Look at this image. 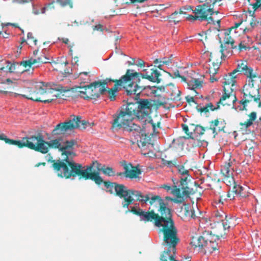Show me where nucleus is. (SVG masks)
<instances>
[{
	"instance_id": "nucleus-1",
	"label": "nucleus",
	"mask_w": 261,
	"mask_h": 261,
	"mask_svg": "<svg viewBox=\"0 0 261 261\" xmlns=\"http://www.w3.org/2000/svg\"><path fill=\"white\" fill-rule=\"evenodd\" d=\"M76 141L71 139L63 141L61 137L51 140L49 141L44 140V150L42 153L48 152L49 148L58 149L61 152L62 160H52V167L59 177L70 178L71 177L78 176L79 179L85 180L94 179L98 181L99 178L96 173H90L91 166H83L79 163H75L72 159L76 154L71 151Z\"/></svg>"
},
{
	"instance_id": "nucleus-2",
	"label": "nucleus",
	"mask_w": 261,
	"mask_h": 261,
	"mask_svg": "<svg viewBox=\"0 0 261 261\" xmlns=\"http://www.w3.org/2000/svg\"><path fill=\"white\" fill-rule=\"evenodd\" d=\"M161 75L158 70L154 68L151 69L149 73L146 72L145 74L135 71L133 69H127L121 79L114 81L115 84L113 88L107 89L109 98L112 101L115 99L118 86H123L128 95H138L145 88V86L140 85V77L159 83L161 80L160 78Z\"/></svg>"
},
{
	"instance_id": "nucleus-3",
	"label": "nucleus",
	"mask_w": 261,
	"mask_h": 261,
	"mask_svg": "<svg viewBox=\"0 0 261 261\" xmlns=\"http://www.w3.org/2000/svg\"><path fill=\"white\" fill-rule=\"evenodd\" d=\"M131 212L139 216L140 220L147 222L153 221L155 226L162 227L161 231L164 233V240L167 245H177L179 239L177 237V230L174 226L172 218L156 214L153 210L150 211H144L142 209L132 207Z\"/></svg>"
},
{
	"instance_id": "nucleus-4",
	"label": "nucleus",
	"mask_w": 261,
	"mask_h": 261,
	"mask_svg": "<svg viewBox=\"0 0 261 261\" xmlns=\"http://www.w3.org/2000/svg\"><path fill=\"white\" fill-rule=\"evenodd\" d=\"M236 220L234 218L225 216L222 222L217 221V223L213 227V232L208 233L205 231L202 236L195 234L191 237L190 245H207L208 243H216L217 244L221 243L218 242L221 238L226 234L225 231L236 225Z\"/></svg>"
},
{
	"instance_id": "nucleus-5",
	"label": "nucleus",
	"mask_w": 261,
	"mask_h": 261,
	"mask_svg": "<svg viewBox=\"0 0 261 261\" xmlns=\"http://www.w3.org/2000/svg\"><path fill=\"white\" fill-rule=\"evenodd\" d=\"M95 165H97V168L99 170L98 166L100 165L97 161H95L88 166L92 167L90 173L97 174L99 179L98 181H95L94 179L91 180H93L98 185L103 183L105 186L108 189L107 192H109L111 194H114L120 198H123L122 206L124 208H128V206L135 201L133 195L140 196V193L137 192V190L129 189L123 184H119L114 182H112L110 181H103L102 178L99 176V172L92 171Z\"/></svg>"
},
{
	"instance_id": "nucleus-6",
	"label": "nucleus",
	"mask_w": 261,
	"mask_h": 261,
	"mask_svg": "<svg viewBox=\"0 0 261 261\" xmlns=\"http://www.w3.org/2000/svg\"><path fill=\"white\" fill-rule=\"evenodd\" d=\"M0 140L4 141L7 144L16 145L19 148L27 147L42 153L44 150L43 137L40 134L23 137L21 140H15L8 138L4 134H2L0 135Z\"/></svg>"
},
{
	"instance_id": "nucleus-7",
	"label": "nucleus",
	"mask_w": 261,
	"mask_h": 261,
	"mask_svg": "<svg viewBox=\"0 0 261 261\" xmlns=\"http://www.w3.org/2000/svg\"><path fill=\"white\" fill-rule=\"evenodd\" d=\"M261 82L253 81L248 80L243 86L242 93L243 98L239 101L243 106L242 110H246L247 104L253 100L258 105V107H261L260 95L259 94V84Z\"/></svg>"
},
{
	"instance_id": "nucleus-8",
	"label": "nucleus",
	"mask_w": 261,
	"mask_h": 261,
	"mask_svg": "<svg viewBox=\"0 0 261 261\" xmlns=\"http://www.w3.org/2000/svg\"><path fill=\"white\" fill-rule=\"evenodd\" d=\"M237 72V70L235 69L232 72L226 74L224 77V82H223L224 93L218 103H221L223 106H230L233 105L237 100L236 94L233 93V90L232 88L236 82V76L234 74Z\"/></svg>"
},
{
	"instance_id": "nucleus-9",
	"label": "nucleus",
	"mask_w": 261,
	"mask_h": 261,
	"mask_svg": "<svg viewBox=\"0 0 261 261\" xmlns=\"http://www.w3.org/2000/svg\"><path fill=\"white\" fill-rule=\"evenodd\" d=\"M138 102H129L124 106L119 113L113 116L112 124H118L125 126V123H131L133 120L138 118Z\"/></svg>"
},
{
	"instance_id": "nucleus-10",
	"label": "nucleus",
	"mask_w": 261,
	"mask_h": 261,
	"mask_svg": "<svg viewBox=\"0 0 261 261\" xmlns=\"http://www.w3.org/2000/svg\"><path fill=\"white\" fill-rule=\"evenodd\" d=\"M140 193V196L134 195L136 198L137 201H139L143 203H146L149 201L151 205L158 208V211L161 215H165L168 217L172 218L171 209L167 207V203H165L164 200L159 195H152L151 193H149L145 196L143 195L140 191H137Z\"/></svg>"
},
{
	"instance_id": "nucleus-11",
	"label": "nucleus",
	"mask_w": 261,
	"mask_h": 261,
	"mask_svg": "<svg viewBox=\"0 0 261 261\" xmlns=\"http://www.w3.org/2000/svg\"><path fill=\"white\" fill-rule=\"evenodd\" d=\"M88 122L85 120H81V117L71 116L70 119L64 122L57 124L51 132L53 136L63 135L68 130L75 128L85 129Z\"/></svg>"
},
{
	"instance_id": "nucleus-12",
	"label": "nucleus",
	"mask_w": 261,
	"mask_h": 261,
	"mask_svg": "<svg viewBox=\"0 0 261 261\" xmlns=\"http://www.w3.org/2000/svg\"><path fill=\"white\" fill-rule=\"evenodd\" d=\"M162 161L164 165L169 167H176L178 173L181 175V177L178 183L180 184V188L183 190V194L193 195L195 193V191L193 188L189 187L188 181L191 179V176L189 174V171L186 169L182 165H177V160L174 159L172 161H168L165 159H162Z\"/></svg>"
},
{
	"instance_id": "nucleus-13",
	"label": "nucleus",
	"mask_w": 261,
	"mask_h": 261,
	"mask_svg": "<svg viewBox=\"0 0 261 261\" xmlns=\"http://www.w3.org/2000/svg\"><path fill=\"white\" fill-rule=\"evenodd\" d=\"M76 93V95L84 99H96L102 94L106 90L100 87V84L96 82L91 83L89 85L79 86L72 89Z\"/></svg>"
},
{
	"instance_id": "nucleus-14",
	"label": "nucleus",
	"mask_w": 261,
	"mask_h": 261,
	"mask_svg": "<svg viewBox=\"0 0 261 261\" xmlns=\"http://www.w3.org/2000/svg\"><path fill=\"white\" fill-rule=\"evenodd\" d=\"M35 90L32 88H28L29 93L26 94H20L22 97L28 99H30L36 101H40L44 103L51 102L53 100L58 97H60V94H57L53 95V98L48 99H43L40 97V95L44 94L46 92V90L42 86L40 85H36Z\"/></svg>"
},
{
	"instance_id": "nucleus-15",
	"label": "nucleus",
	"mask_w": 261,
	"mask_h": 261,
	"mask_svg": "<svg viewBox=\"0 0 261 261\" xmlns=\"http://www.w3.org/2000/svg\"><path fill=\"white\" fill-rule=\"evenodd\" d=\"M172 180L173 185L171 187L167 185H163L161 188L165 189L167 191H170V193L176 196V198L174 199L173 202L177 203H181L184 201V198L189 197L191 194H183V190L180 188L181 186L178 181L174 178H172Z\"/></svg>"
},
{
	"instance_id": "nucleus-16",
	"label": "nucleus",
	"mask_w": 261,
	"mask_h": 261,
	"mask_svg": "<svg viewBox=\"0 0 261 261\" xmlns=\"http://www.w3.org/2000/svg\"><path fill=\"white\" fill-rule=\"evenodd\" d=\"M222 0H205V3L202 5L197 6L194 10V13H201L206 15V17H212L214 14V7L218 3Z\"/></svg>"
},
{
	"instance_id": "nucleus-17",
	"label": "nucleus",
	"mask_w": 261,
	"mask_h": 261,
	"mask_svg": "<svg viewBox=\"0 0 261 261\" xmlns=\"http://www.w3.org/2000/svg\"><path fill=\"white\" fill-rule=\"evenodd\" d=\"M138 102V119L148 117L152 111V103L147 99H140Z\"/></svg>"
},
{
	"instance_id": "nucleus-18",
	"label": "nucleus",
	"mask_w": 261,
	"mask_h": 261,
	"mask_svg": "<svg viewBox=\"0 0 261 261\" xmlns=\"http://www.w3.org/2000/svg\"><path fill=\"white\" fill-rule=\"evenodd\" d=\"M234 172L233 168L232 167L231 163H225L221 167V173L224 176V182L228 186H233L236 185L233 176V172Z\"/></svg>"
},
{
	"instance_id": "nucleus-19",
	"label": "nucleus",
	"mask_w": 261,
	"mask_h": 261,
	"mask_svg": "<svg viewBox=\"0 0 261 261\" xmlns=\"http://www.w3.org/2000/svg\"><path fill=\"white\" fill-rule=\"evenodd\" d=\"M125 126H121L118 125V124H112V127L114 128H123L124 130L129 132L131 133V135L135 139H137L141 137V135L143 136L141 133L142 130L141 127L133 123H125Z\"/></svg>"
},
{
	"instance_id": "nucleus-20",
	"label": "nucleus",
	"mask_w": 261,
	"mask_h": 261,
	"mask_svg": "<svg viewBox=\"0 0 261 261\" xmlns=\"http://www.w3.org/2000/svg\"><path fill=\"white\" fill-rule=\"evenodd\" d=\"M236 70L237 72H244V74L249 77L248 80L251 79L253 81L261 82V76L256 73H253V69L243 63L238 64Z\"/></svg>"
},
{
	"instance_id": "nucleus-21",
	"label": "nucleus",
	"mask_w": 261,
	"mask_h": 261,
	"mask_svg": "<svg viewBox=\"0 0 261 261\" xmlns=\"http://www.w3.org/2000/svg\"><path fill=\"white\" fill-rule=\"evenodd\" d=\"M225 45L221 43L220 51L215 50L210 53L209 60L212 62V65H215L216 67L221 65L222 57H224V51L226 49Z\"/></svg>"
},
{
	"instance_id": "nucleus-22",
	"label": "nucleus",
	"mask_w": 261,
	"mask_h": 261,
	"mask_svg": "<svg viewBox=\"0 0 261 261\" xmlns=\"http://www.w3.org/2000/svg\"><path fill=\"white\" fill-rule=\"evenodd\" d=\"M48 62V59L43 55H41L40 56L37 57L35 59L31 58L28 60L23 61L20 62V65H22L25 68V70H29L32 68L33 65L38 63L43 64Z\"/></svg>"
},
{
	"instance_id": "nucleus-23",
	"label": "nucleus",
	"mask_w": 261,
	"mask_h": 261,
	"mask_svg": "<svg viewBox=\"0 0 261 261\" xmlns=\"http://www.w3.org/2000/svg\"><path fill=\"white\" fill-rule=\"evenodd\" d=\"M124 169L125 170L126 177L136 178L141 174V170L136 166H133L131 164L124 163Z\"/></svg>"
},
{
	"instance_id": "nucleus-24",
	"label": "nucleus",
	"mask_w": 261,
	"mask_h": 261,
	"mask_svg": "<svg viewBox=\"0 0 261 261\" xmlns=\"http://www.w3.org/2000/svg\"><path fill=\"white\" fill-rule=\"evenodd\" d=\"M176 246H169L160 256V261H173L176 254Z\"/></svg>"
},
{
	"instance_id": "nucleus-25",
	"label": "nucleus",
	"mask_w": 261,
	"mask_h": 261,
	"mask_svg": "<svg viewBox=\"0 0 261 261\" xmlns=\"http://www.w3.org/2000/svg\"><path fill=\"white\" fill-rule=\"evenodd\" d=\"M242 22H240L236 23L234 25V26L228 29L225 31L224 32V44H230L231 45V48L234 49L237 48L236 46H234V41L233 39L230 36V32L233 29H236L238 28L240 25L242 24Z\"/></svg>"
},
{
	"instance_id": "nucleus-26",
	"label": "nucleus",
	"mask_w": 261,
	"mask_h": 261,
	"mask_svg": "<svg viewBox=\"0 0 261 261\" xmlns=\"http://www.w3.org/2000/svg\"><path fill=\"white\" fill-rule=\"evenodd\" d=\"M195 15H189L187 19L188 20H199L201 21L206 20L207 21L208 23H212L213 24H215V21L214 20V18L211 17L209 16V17H206V15H203L201 13H195Z\"/></svg>"
},
{
	"instance_id": "nucleus-27",
	"label": "nucleus",
	"mask_w": 261,
	"mask_h": 261,
	"mask_svg": "<svg viewBox=\"0 0 261 261\" xmlns=\"http://www.w3.org/2000/svg\"><path fill=\"white\" fill-rule=\"evenodd\" d=\"M249 119L244 122H240L239 125L240 129L242 130H246L253 124V122L257 118L256 113L252 112L248 115Z\"/></svg>"
},
{
	"instance_id": "nucleus-28",
	"label": "nucleus",
	"mask_w": 261,
	"mask_h": 261,
	"mask_svg": "<svg viewBox=\"0 0 261 261\" xmlns=\"http://www.w3.org/2000/svg\"><path fill=\"white\" fill-rule=\"evenodd\" d=\"M246 148V155L251 158L253 156L255 150L257 149V145L251 140L247 141Z\"/></svg>"
},
{
	"instance_id": "nucleus-29",
	"label": "nucleus",
	"mask_w": 261,
	"mask_h": 261,
	"mask_svg": "<svg viewBox=\"0 0 261 261\" xmlns=\"http://www.w3.org/2000/svg\"><path fill=\"white\" fill-rule=\"evenodd\" d=\"M232 192L242 197H246L248 196V194L246 191V188L237 184L233 186Z\"/></svg>"
},
{
	"instance_id": "nucleus-30",
	"label": "nucleus",
	"mask_w": 261,
	"mask_h": 261,
	"mask_svg": "<svg viewBox=\"0 0 261 261\" xmlns=\"http://www.w3.org/2000/svg\"><path fill=\"white\" fill-rule=\"evenodd\" d=\"M226 216V215L225 213L222 211H216L214 212L213 216L212 218V220L214 222V226L217 223V221L219 222H222V221H224Z\"/></svg>"
},
{
	"instance_id": "nucleus-31",
	"label": "nucleus",
	"mask_w": 261,
	"mask_h": 261,
	"mask_svg": "<svg viewBox=\"0 0 261 261\" xmlns=\"http://www.w3.org/2000/svg\"><path fill=\"white\" fill-rule=\"evenodd\" d=\"M199 226L204 229L212 228L214 226V223H212V220L208 218H200L199 219Z\"/></svg>"
},
{
	"instance_id": "nucleus-32",
	"label": "nucleus",
	"mask_w": 261,
	"mask_h": 261,
	"mask_svg": "<svg viewBox=\"0 0 261 261\" xmlns=\"http://www.w3.org/2000/svg\"><path fill=\"white\" fill-rule=\"evenodd\" d=\"M168 86H171L173 88V90L170 94L171 99L175 101H179L180 100V91L176 88L173 84H169Z\"/></svg>"
},
{
	"instance_id": "nucleus-33",
	"label": "nucleus",
	"mask_w": 261,
	"mask_h": 261,
	"mask_svg": "<svg viewBox=\"0 0 261 261\" xmlns=\"http://www.w3.org/2000/svg\"><path fill=\"white\" fill-rule=\"evenodd\" d=\"M183 211L185 216L189 218H194L195 214L193 210L191 208L189 204H185L184 205Z\"/></svg>"
},
{
	"instance_id": "nucleus-34",
	"label": "nucleus",
	"mask_w": 261,
	"mask_h": 261,
	"mask_svg": "<svg viewBox=\"0 0 261 261\" xmlns=\"http://www.w3.org/2000/svg\"><path fill=\"white\" fill-rule=\"evenodd\" d=\"M90 72H80L77 76L81 81V83H86L91 81Z\"/></svg>"
},
{
	"instance_id": "nucleus-35",
	"label": "nucleus",
	"mask_w": 261,
	"mask_h": 261,
	"mask_svg": "<svg viewBox=\"0 0 261 261\" xmlns=\"http://www.w3.org/2000/svg\"><path fill=\"white\" fill-rule=\"evenodd\" d=\"M188 86L189 89L194 90L198 88L202 87V82L198 79H195L191 80L188 83Z\"/></svg>"
},
{
	"instance_id": "nucleus-36",
	"label": "nucleus",
	"mask_w": 261,
	"mask_h": 261,
	"mask_svg": "<svg viewBox=\"0 0 261 261\" xmlns=\"http://www.w3.org/2000/svg\"><path fill=\"white\" fill-rule=\"evenodd\" d=\"M168 19L169 22H174V24H177L181 21V18L179 14H178L177 11H175L172 13L168 17Z\"/></svg>"
},
{
	"instance_id": "nucleus-37",
	"label": "nucleus",
	"mask_w": 261,
	"mask_h": 261,
	"mask_svg": "<svg viewBox=\"0 0 261 261\" xmlns=\"http://www.w3.org/2000/svg\"><path fill=\"white\" fill-rule=\"evenodd\" d=\"M206 128H204L200 125H197L194 129V135L195 137H198L204 134Z\"/></svg>"
},
{
	"instance_id": "nucleus-38",
	"label": "nucleus",
	"mask_w": 261,
	"mask_h": 261,
	"mask_svg": "<svg viewBox=\"0 0 261 261\" xmlns=\"http://www.w3.org/2000/svg\"><path fill=\"white\" fill-rule=\"evenodd\" d=\"M100 170L105 175L108 176H114L116 174L115 171L112 167H102Z\"/></svg>"
},
{
	"instance_id": "nucleus-39",
	"label": "nucleus",
	"mask_w": 261,
	"mask_h": 261,
	"mask_svg": "<svg viewBox=\"0 0 261 261\" xmlns=\"http://www.w3.org/2000/svg\"><path fill=\"white\" fill-rule=\"evenodd\" d=\"M138 145L139 148H141L142 151H146L147 147L150 145V144L144 139V140H140L139 141L137 140Z\"/></svg>"
},
{
	"instance_id": "nucleus-40",
	"label": "nucleus",
	"mask_w": 261,
	"mask_h": 261,
	"mask_svg": "<svg viewBox=\"0 0 261 261\" xmlns=\"http://www.w3.org/2000/svg\"><path fill=\"white\" fill-rule=\"evenodd\" d=\"M220 122L218 119H216L214 121H212L211 122V125L210 127H206L207 129H211L213 130V134H215V136L217 134V132L216 131V127L218 126Z\"/></svg>"
},
{
	"instance_id": "nucleus-41",
	"label": "nucleus",
	"mask_w": 261,
	"mask_h": 261,
	"mask_svg": "<svg viewBox=\"0 0 261 261\" xmlns=\"http://www.w3.org/2000/svg\"><path fill=\"white\" fill-rule=\"evenodd\" d=\"M168 74L173 79H175L177 77H179L181 79V80L184 82H186V78L184 76H181L178 70H176L173 72V73L171 74L170 72H167Z\"/></svg>"
},
{
	"instance_id": "nucleus-42",
	"label": "nucleus",
	"mask_w": 261,
	"mask_h": 261,
	"mask_svg": "<svg viewBox=\"0 0 261 261\" xmlns=\"http://www.w3.org/2000/svg\"><path fill=\"white\" fill-rule=\"evenodd\" d=\"M57 2L59 3L62 7H66L69 5V7L72 8L73 7L72 3L71 0H56Z\"/></svg>"
},
{
	"instance_id": "nucleus-43",
	"label": "nucleus",
	"mask_w": 261,
	"mask_h": 261,
	"mask_svg": "<svg viewBox=\"0 0 261 261\" xmlns=\"http://www.w3.org/2000/svg\"><path fill=\"white\" fill-rule=\"evenodd\" d=\"M162 63L163 64L165 65H169L170 63L172 62V59L171 58H163L161 60L159 61V59H156L154 61V63L155 64H157L158 63Z\"/></svg>"
},
{
	"instance_id": "nucleus-44",
	"label": "nucleus",
	"mask_w": 261,
	"mask_h": 261,
	"mask_svg": "<svg viewBox=\"0 0 261 261\" xmlns=\"http://www.w3.org/2000/svg\"><path fill=\"white\" fill-rule=\"evenodd\" d=\"M208 247H204V254H211L215 250H218L219 247H213L212 246H207Z\"/></svg>"
},
{
	"instance_id": "nucleus-45",
	"label": "nucleus",
	"mask_w": 261,
	"mask_h": 261,
	"mask_svg": "<svg viewBox=\"0 0 261 261\" xmlns=\"http://www.w3.org/2000/svg\"><path fill=\"white\" fill-rule=\"evenodd\" d=\"M116 80H112L109 78H107L102 81H96V83H99L100 84V87H102L106 91H107V89L105 87V86L108 84V83L110 82H114Z\"/></svg>"
},
{
	"instance_id": "nucleus-46",
	"label": "nucleus",
	"mask_w": 261,
	"mask_h": 261,
	"mask_svg": "<svg viewBox=\"0 0 261 261\" xmlns=\"http://www.w3.org/2000/svg\"><path fill=\"white\" fill-rule=\"evenodd\" d=\"M149 123L151 125V127L153 130V133H151V135L157 133L158 132L156 129L160 127L161 123L159 122H157V123H154L152 120H150Z\"/></svg>"
},
{
	"instance_id": "nucleus-47",
	"label": "nucleus",
	"mask_w": 261,
	"mask_h": 261,
	"mask_svg": "<svg viewBox=\"0 0 261 261\" xmlns=\"http://www.w3.org/2000/svg\"><path fill=\"white\" fill-rule=\"evenodd\" d=\"M194 252H196L197 253H200L204 254V247H207V246H194Z\"/></svg>"
},
{
	"instance_id": "nucleus-48",
	"label": "nucleus",
	"mask_w": 261,
	"mask_h": 261,
	"mask_svg": "<svg viewBox=\"0 0 261 261\" xmlns=\"http://www.w3.org/2000/svg\"><path fill=\"white\" fill-rule=\"evenodd\" d=\"M55 1H53L52 2L49 3L46 6L43 7L42 9V13H45V11L54 9L55 8Z\"/></svg>"
},
{
	"instance_id": "nucleus-49",
	"label": "nucleus",
	"mask_w": 261,
	"mask_h": 261,
	"mask_svg": "<svg viewBox=\"0 0 261 261\" xmlns=\"http://www.w3.org/2000/svg\"><path fill=\"white\" fill-rule=\"evenodd\" d=\"M250 13L251 14V16H252V19L250 22V25L252 29H253L254 28H255V27H256L257 25V24L259 23V21H257L255 19V17L254 16H253V14H252V12L251 11H250Z\"/></svg>"
},
{
	"instance_id": "nucleus-50",
	"label": "nucleus",
	"mask_w": 261,
	"mask_h": 261,
	"mask_svg": "<svg viewBox=\"0 0 261 261\" xmlns=\"http://www.w3.org/2000/svg\"><path fill=\"white\" fill-rule=\"evenodd\" d=\"M182 127L183 130L188 136V138L193 139V137L192 136L193 133L192 132L189 133L188 126L186 124H182Z\"/></svg>"
},
{
	"instance_id": "nucleus-51",
	"label": "nucleus",
	"mask_w": 261,
	"mask_h": 261,
	"mask_svg": "<svg viewBox=\"0 0 261 261\" xmlns=\"http://www.w3.org/2000/svg\"><path fill=\"white\" fill-rule=\"evenodd\" d=\"M219 102V101H218L217 103V107L216 108H215L214 106H213V103L211 102L207 103L206 105V106L207 107V108H208L209 111L211 110V111H215V110L219 109L220 105H222L221 103H218Z\"/></svg>"
},
{
	"instance_id": "nucleus-52",
	"label": "nucleus",
	"mask_w": 261,
	"mask_h": 261,
	"mask_svg": "<svg viewBox=\"0 0 261 261\" xmlns=\"http://www.w3.org/2000/svg\"><path fill=\"white\" fill-rule=\"evenodd\" d=\"M220 66H218V67H216L215 65H213V67H210L208 69V72L210 74H212L214 75L217 73L218 69H219Z\"/></svg>"
},
{
	"instance_id": "nucleus-53",
	"label": "nucleus",
	"mask_w": 261,
	"mask_h": 261,
	"mask_svg": "<svg viewBox=\"0 0 261 261\" xmlns=\"http://www.w3.org/2000/svg\"><path fill=\"white\" fill-rule=\"evenodd\" d=\"M196 109L198 112H200V113H206L209 112V110L207 107L205 106L203 107L199 108V106L196 107Z\"/></svg>"
},
{
	"instance_id": "nucleus-54",
	"label": "nucleus",
	"mask_w": 261,
	"mask_h": 261,
	"mask_svg": "<svg viewBox=\"0 0 261 261\" xmlns=\"http://www.w3.org/2000/svg\"><path fill=\"white\" fill-rule=\"evenodd\" d=\"M93 31H98L102 32L103 31V27L101 24H98L97 25L92 27Z\"/></svg>"
},
{
	"instance_id": "nucleus-55",
	"label": "nucleus",
	"mask_w": 261,
	"mask_h": 261,
	"mask_svg": "<svg viewBox=\"0 0 261 261\" xmlns=\"http://www.w3.org/2000/svg\"><path fill=\"white\" fill-rule=\"evenodd\" d=\"M27 37L29 40H32L33 41L35 45L37 44V40L34 37L33 34L32 33H28Z\"/></svg>"
},
{
	"instance_id": "nucleus-56",
	"label": "nucleus",
	"mask_w": 261,
	"mask_h": 261,
	"mask_svg": "<svg viewBox=\"0 0 261 261\" xmlns=\"http://www.w3.org/2000/svg\"><path fill=\"white\" fill-rule=\"evenodd\" d=\"M186 101L188 103H190L191 102L195 103L196 104L197 103L194 100V98L193 96H190L189 95H188L186 97Z\"/></svg>"
},
{
	"instance_id": "nucleus-57",
	"label": "nucleus",
	"mask_w": 261,
	"mask_h": 261,
	"mask_svg": "<svg viewBox=\"0 0 261 261\" xmlns=\"http://www.w3.org/2000/svg\"><path fill=\"white\" fill-rule=\"evenodd\" d=\"M238 47L240 51H242L243 49L246 50L247 48L243 42H241L239 43Z\"/></svg>"
},
{
	"instance_id": "nucleus-58",
	"label": "nucleus",
	"mask_w": 261,
	"mask_h": 261,
	"mask_svg": "<svg viewBox=\"0 0 261 261\" xmlns=\"http://www.w3.org/2000/svg\"><path fill=\"white\" fill-rule=\"evenodd\" d=\"M136 65L140 67H142L144 66L145 62L141 59H139L138 60V63L136 64Z\"/></svg>"
},
{
	"instance_id": "nucleus-59",
	"label": "nucleus",
	"mask_w": 261,
	"mask_h": 261,
	"mask_svg": "<svg viewBox=\"0 0 261 261\" xmlns=\"http://www.w3.org/2000/svg\"><path fill=\"white\" fill-rule=\"evenodd\" d=\"M7 67L8 68L9 72H14L15 69V64H10V66L8 64L7 65Z\"/></svg>"
},
{
	"instance_id": "nucleus-60",
	"label": "nucleus",
	"mask_w": 261,
	"mask_h": 261,
	"mask_svg": "<svg viewBox=\"0 0 261 261\" xmlns=\"http://www.w3.org/2000/svg\"><path fill=\"white\" fill-rule=\"evenodd\" d=\"M257 233H255L254 234V237L255 238H254V239H255V242H254L256 244H261V239L257 238Z\"/></svg>"
},
{
	"instance_id": "nucleus-61",
	"label": "nucleus",
	"mask_w": 261,
	"mask_h": 261,
	"mask_svg": "<svg viewBox=\"0 0 261 261\" xmlns=\"http://www.w3.org/2000/svg\"><path fill=\"white\" fill-rule=\"evenodd\" d=\"M115 175L117 176H120L121 177H126V173L125 171L123 172H117L116 173Z\"/></svg>"
},
{
	"instance_id": "nucleus-62",
	"label": "nucleus",
	"mask_w": 261,
	"mask_h": 261,
	"mask_svg": "<svg viewBox=\"0 0 261 261\" xmlns=\"http://www.w3.org/2000/svg\"><path fill=\"white\" fill-rule=\"evenodd\" d=\"M178 14H186V11L182 8L179 9V11L177 12Z\"/></svg>"
},
{
	"instance_id": "nucleus-63",
	"label": "nucleus",
	"mask_w": 261,
	"mask_h": 261,
	"mask_svg": "<svg viewBox=\"0 0 261 261\" xmlns=\"http://www.w3.org/2000/svg\"><path fill=\"white\" fill-rule=\"evenodd\" d=\"M183 9L184 10L186 11H191L192 10L193 11L194 10L192 9V7L191 6H187L183 7Z\"/></svg>"
},
{
	"instance_id": "nucleus-64",
	"label": "nucleus",
	"mask_w": 261,
	"mask_h": 261,
	"mask_svg": "<svg viewBox=\"0 0 261 261\" xmlns=\"http://www.w3.org/2000/svg\"><path fill=\"white\" fill-rule=\"evenodd\" d=\"M62 42H64V43L65 44H68V42H69V40L68 38H62Z\"/></svg>"
}]
</instances>
